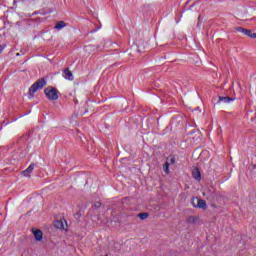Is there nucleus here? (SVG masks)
<instances>
[{"mask_svg":"<svg viewBox=\"0 0 256 256\" xmlns=\"http://www.w3.org/2000/svg\"><path fill=\"white\" fill-rule=\"evenodd\" d=\"M34 169L35 164H30L26 170L22 171V175H24V177H31V173H33Z\"/></svg>","mask_w":256,"mask_h":256,"instance_id":"5","label":"nucleus"},{"mask_svg":"<svg viewBox=\"0 0 256 256\" xmlns=\"http://www.w3.org/2000/svg\"><path fill=\"white\" fill-rule=\"evenodd\" d=\"M203 196H205V192L203 193Z\"/></svg>","mask_w":256,"mask_h":256,"instance_id":"19","label":"nucleus"},{"mask_svg":"<svg viewBox=\"0 0 256 256\" xmlns=\"http://www.w3.org/2000/svg\"><path fill=\"white\" fill-rule=\"evenodd\" d=\"M32 233H33L36 241H42V239H43V232L41 230L33 228L32 229Z\"/></svg>","mask_w":256,"mask_h":256,"instance_id":"4","label":"nucleus"},{"mask_svg":"<svg viewBox=\"0 0 256 256\" xmlns=\"http://www.w3.org/2000/svg\"><path fill=\"white\" fill-rule=\"evenodd\" d=\"M17 3V0H14V4Z\"/></svg>","mask_w":256,"mask_h":256,"instance_id":"18","label":"nucleus"},{"mask_svg":"<svg viewBox=\"0 0 256 256\" xmlns=\"http://www.w3.org/2000/svg\"><path fill=\"white\" fill-rule=\"evenodd\" d=\"M64 79H68V81H73V73L69 69L64 70Z\"/></svg>","mask_w":256,"mask_h":256,"instance_id":"8","label":"nucleus"},{"mask_svg":"<svg viewBox=\"0 0 256 256\" xmlns=\"http://www.w3.org/2000/svg\"><path fill=\"white\" fill-rule=\"evenodd\" d=\"M94 207H96L97 209H99V207H101V202H96V203L94 204Z\"/></svg>","mask_w":256,"mask_h":256,"instance_id":"16","label":"nucleus"},{"mask_svg":"<svg viewBox=\"0 0 256 256\" xmlns=\"http://www.w3.org/2000/svg\"><path fill=\"white\" fill-rule=\"evenodd\" d=\"M164 171H165V173L169 174V163L168 162H166L164 165Z\"/></svg>","mask_w":256,"mask_h":256,"instance_id":"14","label":"nucleus"},{"mask_svg":"<svg viewBox=\"0 0 256 256\" xmlns=\"http://www.w3.org/2000/svg\"><path fill=\"white\" fill-rule=\"evenodd\" d=\"M192 177H194L196 181H201V172L199 171V168H195L192 171Z\"/></svg>","mask_w":256,"mask_h":256,"instance_id":"7","label":"nucleus"},{"mask_svg":"<svg viewBox=\"0 0 256 256\" xmlns=\"http://www.w3.org/2000/svg\"><path fill=\"white\" fill-rule=\"evenodd\" d=\"M171 162H172V163H175V161H174L173 159L171 160Z\"/></svg>","mask_w":256,"mask_h":256,"instance_id":"17","label":"nucleus"},{"mask_svg":"<svg viewBox=\"0 0 256 256\" xmlns=\"http://www.w3.org/2000/svg\"><path fill=\"white\" fill-rule=\"evenodd\" d=\"M44 93L49 101H57V99H59V92L53 87L46 88Z\"/></svg>","mask_w":256,"mask_h":256,"instance_id":"2","label":"nucleus"},{"mask_svg":"<svg viewBox=\"0 0 256 256\" xmlns=\"http://www.w3.org/2000/svg\"><path fill=\"white\" fill-rule=\"evenodd\" d=\"M197 221H199V218L196 216H190L188 218V223H197Z\"/></svg>","mask_w":256,"mask_h":256,"instance_id":"12","label":"nucleus"},{"mask_svg":"<svg viewBox=\"0 0 256 256\" xmlns=\"http://www.w3.org/2000/svg\"><path fill=\"white\" fill-rule=\"evenodd\" d=\"M236 31H239L240 33H244V35H247V37H251V39H256V33L251 32L249 29L237 27Z\"/></svg>","mask_w":256,"mask_h":256,"instance_id":"3","label":"nucleus"},{"mask_svg":"<svg viewBox=\"0 0 256 256\" xmlns=\"http://www.w3.org/2000/svg\"><path fill=\"white\" fill-rule=\"evenodd\" d=\"M5 47H7L5 44L4 45H0V53H3V50L5 49Z\"/></svg>","mask_w":256,"mask_h":256,"instance_id":"15","label":"nucleus"},{"mask_svg":"<svg viewBox=\"0 0 256 256\" xmlns=\"http://www.w3.org/2000/svg\"><path fill=\"white\" fill-rule=\"evenodd\" d=\"M219 101L221 102H223V103H231V101H235V98H231V97H228V96H226V97H223V96H219Z\"/></svg>","mask_w":256,"mask_h":256,"instance_id":"9","label":"nucleus"},{"mask_svg":"<svg viewBox=\"0 0 256 256\" xmlns=\"http://www.w3.org/2000/svg\"><path fill=\"white\" fill-rule=\"evenodd\" d=\"M138 217L140 219H147V217H149V214H147V213H140V214H138Z\"/></svg>","mask_w":256,"mask_h":256,"instance_id":"13","label":"nucleus"},{"mask_svg":"<svg viewBox=\"0 0 256 256\" xmlns=\"http://www.w3.org/2000/svg\"><path fill=\"white\" fill-rule=\"evenodd\" d=\"M65 26H66V24H65L63 21H59V22L55 25L54 29H57V30L59 31V30L63 29V27H65Z\"/></svg>","mask_w":256,"mask_h":256,"instance_id":"11","label":"nucleus"},{"mask_svg":"<svg viewBox=\"0 0 256 256\" xmlns=\"http://www.w3.org/2000/svg\"><path fill=\"white\" fill-rule=\"evenodd\" d=\"M54 227H56V229H65V223H63V220H57L54 222Z\"/></svg>","mask_w":256,"mask_h":256,"instance_id":"10","label":"nucleus"},{"mask_svg":"<svg viewBox=\"0 0 256 256\" xmlns=\"http://www.w3.org/2000/svg\"><path fill=\"white\" fill-rule=\"evenodd\" d=\"M45 85H47V81H45V79H39L37 82H35L29 89L30 91V96L33 97V95H35V93H37V91H39V89H43L45 87Z\"/></svg>","mask_w":256,"mask_h":256,"instance_id":"1","label":"nucleus"},{"mask_svg":"<svg viewBox=\"0 0 256 256\" xmlns=\"http://www.w3.org/2000/svg\"><path fill=\"white\" fill-rule=\"evenodd\" d=\"M197 201V205L194 207H198V209H203L204 211L207 210V202H205V200L203 199H196Z\"/></svg>","mask_w":256,"mask_h":256,"instance_id":"6","label":"nucleus"}]
</instances>
